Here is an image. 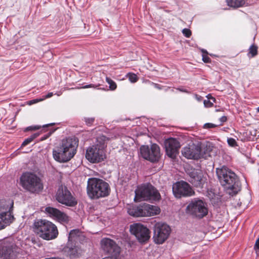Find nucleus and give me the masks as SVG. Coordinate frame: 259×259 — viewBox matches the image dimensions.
I'll use <instances>...</instances> for the list:
<instances>
[{"instance_id":"1","label":"nucleus","mask_w":259,"mask_h":259,"mask_svg":"<svg viewBox=\"0 0 259 259\" xmlns=\"http://www.w3.org/2000/svg\"><path fill=\"white\" fill-rule=\"evenodd\" d=\"M77 146V141L75 138L63 140L59 149L53 151L54 158L58 162L69 161L75 154Z\"/></svg>"},{"instance_id":"2","label":"nucleus","mask_w":259,"mask_h":259,"mask_svg":"<svg viewBox=\"0 0 259 259\" xmlns=\"http://www.w3.org/2000/svg\"><path fill=\"white\" fill-rule=\"evenodd\" d=\"M109 186L106 182L96 178L88 179L87 193L90 199H97L105 197L109 194Z\"/></svg>"},{"instance_id":"3","label":"nucleus","mask_w":259,"mask_h":259,"mask_svg":"<svg viewBox=\"0 0 259 259\" xmlns=\"http://www.w3.org/2000/svg\"><path fill=\"white\" fill-rule=\"evenodd\" d=\"M33 231L40 238L50 240L56 238L58 235L57 226L46 220H36L33 224Z\"/></svg>"},{"instance_id":"4","label":"nucleus","mask_w":259,"mask_h":259,"mask_svg":"<svg viewBox=\"0 0 259 259\" xmlns=\"http://www.w3.org/2000/svg\"><path fill=\"white\" fill-rule=\"evenodd\" d=\"M20 185L31 193H37L44 188L41 179L35 174L30 171L23 172L20 177Z\"/></svg>"},{"instance_id":"5","label":"nucleus","mask_w":259,"mask_h":259,"mask_svg":"<svg viewBox=\"0 0 259 259\" xmlns=\"http://www.w3.org/2000/svg\"><path fill=\"white\" fill-rule=\"evenodd\" d=\"M216 172L221 185L232 193L237 192V178L236 174L228 167L223 166L216 169Z\"/></svg>"},{"instance_id":"6","label":"nucleus","mask_w":259,"mask_h":259,"mask_svg":"<svg viewBox=\"0 0 259 259\" xmlns=\"http://www.w3.org/2000/svg\"><path fill=\"white\" fill-rule=\"evenodd\" d=\"M161 196L158 190L150 184L142 185L135 190V200L137 201H159Z\"/></svg>"},{"instance_id":"7","label":"nucleus","mask_w":259,"mask_h":259,"mask_svg":"<svg viewBox=\"0 0 259 259\" xmlns=\"http://www.w3.org/2000/svg\"><path fill=\"white\" fill-rule=\"evenodd\" d=\"M186 212L193 217L202 219L208 213L207 205L201 199H194L187 205Z\"/></svg>"},{"instance_id":"8","label":"nucleus","mask_w":259,"mask_h":259,"mask_svg":"<svg viewBox=\"0 0 259 259\" xmlns=\"http://www.w3.org/2000/svg\"><path fill=\"white\" fill-rule=\"evenodd\" d=\"M13 207V201L10 199L0 201V230L9 225L14 219L11 211Z\"/></svg>"},{"instance_id":"9","label":"nucleus","mask_w":259,"mask_h":259,"mask_svg":"<svg viewBox=\"0 0 259 259\" xmlns=\"http://www.w3.org/2000/svg\"><path fill=\"white\" fill-rule=\"evenodd\" d=\"M56 200L60 203L69 207L75 206L77 200L68 188L63 185L59 186L55 195Z\"/></svg>"},{"instance_id":"10","label":"nucleus","mask_w":259,"mask_h":259,"mask_svg":"<svg viewBox=\"0 0 259 259\" xmlns=\"http://www.w3.org/2000/svg\"><path fill=\"white\" fill-rule=\"evenodd\" d=\"M171 232L170 227L162 222L156 223L153 227L154 242L157 244L163 243L168 238Z\"/></svg>"},{"instance_id":"11","label":"nucleus","mask_w":259,"mask_h":259,"mask_svg":"<svg viewBox=\"0 0 259 259\" xmlns=\"http://www.w3.org/2000/svg\"><path fill=\"white\" fill-rule=\"evenodd\" d=\"M140 155L145 160L150 162H158L161 157L160 148L156 144H151L150 147L142 146L140 147Z\"/></svg>"},{"instance_id":"12","label":"nucleus","mask_w":259,"mask_h":259,"mask_svg":"<svg viewBox=\"0 0 259 259\" xmlns=\"http://www.w3.org/2000/svg\"><path fill=\"white\" fill-rule=\"evenodd\" d=\"M98 145L89 147L86 151L85 157L90 162H101L106 158V155L104 149L105 147L104 143L101 145L100 147Z\"/></svg>"},{"instance_id":"13","label":"nucleus","mask_w":259,"mask_h":259,"mask_svg":"<svg viewBox=\"0 0 259 259\" xmlns=\"http://www.w3.org/2000/svg\"><path fill=\"white\" fill-rule=\"evenodd\" d=\"M130 232L141 243L147 241L150 237V231L149 229L140 223L131 225L130 226Z\"/></svg>"},{"instance_id":"14","label":"nucleus","mask_w":259,"mask_h":259,"mask_svg":"<svg viewBox=\"0 0 259 259\" xmlns=\"http://www.w3.org/2000/svg\"><path fill=\"white\" fill-rule=\"evenodd\" d=\"M202 143L197 142L185 147L182 150V155L189 159L197 160L201 156Z\"/></svg>"},{"instance_id":"15","label":"nucleus","mask_w":259,"mask_h":259,"mask_svg":"<svg viewBox=\"0 0 259 259\" xmlns=\"http://www.w3.org/2000/svg\"><path fill=\"white\" fill-rule=\"evenodd\" d=\"M101 245L104 252L107 253L109 256L118 257L120 252V248L113 240L104 238L101 241Z\"/></svg>"},{"instance_id":"16","label":"nucleus","mask_w":259,"mask_h":259,"mask_svg":"<svg viewBox=\"0 0 259 259\" xmlns=\"http://www.w3.org/2000/svg\"><path fill=\"white\" fill-rule=\"evenodd\" d=\"M172 192L177 198L182 196H190L194 194L190 185L184 181L178 182L172 186Z\"/></svg>"},{"instance_id":"17","label":"nucleus","mask_w":259,"mask_h":259,"mask_svg":"<svg viewBox=\"0 0 259 259\" xmlns=\"http://www.w3.org/2000/svg\"><path fill=\"white\" fill-rule=\"evenodd\" d=\"M184 168L186 172L190 177L189 182L194 186L201 187V185L204 182L201 172L199 170L191 167L188 163H186V164L184 166Z\"/></svg>"},{"instance_id":"18","label":"nucleus","mask_w":259,"mask_h":259,"mask_svg":"<svg viewBox=\"0 0 259 259\" xmlns=\"http://www.w3.org/2000/svg\"><path fill=\"white\" fill-rule=\"evenodd\" d=\"M164 148L167 156L175 160L179 153L180 145L176 139L169 138L164 141Z\"/></svg>"},{"instance_id":"19","label":"nucleus","mask_w":259,"mask_h":259,"mask_svg":"<svg viewBox=\"0 0 259 259\" xmlns=\"http://www.w3.org/2000/svg\"><path fill=\"white\" fill-rule=\"evenodd\" d=\"M45 211L50 217L61 223H68L70 220L69 217L66 214L56 208L47 207L45 208Z\"/></svg>"},{"instance_id":"20","label":"nucleus","mask_w":259,"mask_h":259,"mask_svg":"<svg viewBox=\"0 0 259 259\" xmlns=\"http://www.w3.org/2000/svg\"><path fill=\"white\" fill-rule=\"evenodd\" d=\"M16 245L12 242H3L0 245V257L4 258L11 257L14 255Z\"/></svg>"},{"instance_id":"21","label":"nucleus","mask_w":259,"mask_h":259,"mask_svg":"<svg viewBox=\"0 0 259 259\" xmlns=\"http://www.w3.org/2000/svg\"><path fill=\"white\" fill-rule=\"evenodd\" d=\"M144 203L139 205H131L127 208L128 213L134 217H145Z\"/></svg>"},{"instance_id":"22","label":"nucleus","mask_w":259,"mask_h":259,"mask_svg":"<svg viewBox=\"0 0 259 259\" xmlns=\"http://www.w3.org/2000/svg\"><path fill=\"white\" fill-rule=\"evenodd\" d=\"M145 217H152L159 214L160 209L159 207L147 203H144Z\"/></svg>"},{"instance_id":"23","label":"nucleus","mask_w":259,"mask_h":259,"mask_svg":"<svg viewBox=\"0 0 259 259\" xmlns=\"http://www.w3.org/2000/svg\"><path fill=\"white\" fill-rule=\"evenodd\" d=\"M72 243H73L68 242L66 251L68 252L70 257H75L78 255L79 248L75 246L72 247Z\"/></svg>"},{"instance_id":"24","label":"nucleus","mask_w":259,"mask_h":259,"mask_svg":"<svg viewBox=\"0 0 259 259\" xmlns=\"http://www.w3.org/2000/svg\"><path fill=\"white\" fill-rule=\"evenodd\" d=\"M228 6L237 8L242 7L245 5L244 0H226Z\"/></svg>"},{"instance_id":"25","label":"nucleus","mask_w":259,"mask_h":259,"mask_svg":"<svg viewBox=\"0 0 259 259\" xmlns=\"http://www.w3.org/2000/svg\"><path fill=\"white\" fill-rule=\"evenodd\" d=\"M79 231L78 230H71L68 236V242L73 243L76 241L77 237L79 236Z\"/></svg>"},{"instance_id":"26","label":"nucleus","mask_w":259,"mask_h":259,"mask_svg":"<svg viewBox=\"0 0 259 259\" xmlns=\"http://www.w3.org/2000/svg\"><path fill=\"white\" fill-rule=\"evenodd\" d=\"M248 55H250L251 57H254L257 54V47L254 45H252L249 48Z\"/></svg>"},{"instance_id":"27","label":"nucleus","mask_w":259,"mask_h":259,"mask_svg":"<svg viewBox=\"0 0 259 259\" xmlns=\"http://www.w3.org/2000/svg\"><path fill=\"white\" fill-rule=\"evenodd\" d=\"M106 81L109 84V88L111 90L114 91L116 89L117 85L116 83L111 79L106 77Z\"/></svg>"},{"instance_id":"28","label":"nucleus","mask_w":259,"mask_h":259,"mask_svg":"<svg viewBox=\"0 0 259 259\" xmlns=\"http://www.w3.org/2000/svg\"><path fill=\"white\" fill-rule=\"evenodd\" d=\"M127 75H128L129 80L131 82L134 83V82H136L137 81L138 77H137V76L135 74L130 73L128 74Z\"/></svg>"},{"instance_id":"29","label":"nucleus","mask_w":259,"mask_h":259,"mask_svg":"<svg viewBox=\"0 0 259 259\" xmlns=\"http://www.w3.org/2000/svg\"><path fill=\"white\" fill-rule=\"evenodd\" d=\"M228 144L232 147H235L237 146V143L236 140L233 138H228L227 140Z\"/></svg>"},{"instance_id":"30","label":"nucleus","mask_w":259,"mask_h":259,"mask_svg":"<svg viewBox=\"0 0 259 259\" xmlns=\"http://www.w3.org/2000/svg\"><path fill=\"white\" fill-rule=\"evenodd\" d=\"M182 32L183 34L187 37H189L191 35V31L189 29L185 28L183 29Z\"/></svg>"},{"instance_id":"31","label":"nucleus","mask_w":259,"mask_h":259,"mask_svg":"<svg viewBox=\"0 0 259 259\" xmlns=\"http://www.w3.org/2000/svg\"><path fill=\"white\" fill-rule=\"evenodd\" d=\"M216 126H217V125L211 123H205L203 126L204 128H213Z\"/></svg>"},{"instance_id":"32","label":"nucleus","mask_w":259,"mask_h":259,"mask_svg":"<svg viewBox=\"0 0 259 259\" xmlns=\"http://www.w3.org/2000/svg\"><path fill=\"white\" fill-rule=\"evenodd\" d=\"M33 141V139L30 137L29 138L26 139L22 144L21 146H25L27 144H29Z\"/></svg>"},{"instance_id":"33","label":"nucleus","mask_w":259,"mask_h":259,"mask_svg":"<svg viewBox=\"0 0 259 259\" xmlns=\"http://www.w3.org/2000/svg\"><path fill=\"white\" fill-rule=\"evenodd\" d=\"M85 121L87 124L90 125V124H92L93 122L94 121V118H85Z\"/></svg>"},{"instance_id":"34","label":"nucleus","mask_w":259,"mask_h":259,"mask_svg":"<svg viewBox=\"0 0 259 259\" xmlns=\"http://www.w3.org/2000/svg\"><path fill=\"white\" fill-rule=\"evenodd\" d=\"M204 105L206 107H209L212 106L213 103L209 100H204Z\"/></svg>"},{"instance_id":"35","label":"nucleus","mask_w":259,"mask_h":259,"mask_svg":"<svg viewBox=\"0 0 259 259\" xmlns=\"http://www.w3.org/2000/svg\"><path fill=\"white\" fill-rule=\"evenodd\" d=\"M202 60L205 63H209L210 61V59L206 55H203L202 56Z\"/></svg>"},{"instance_id":"36","label":"nucleus","mask_w":259,"mask_h":259,"mask_svg":"<svg viewBox=\"0 0 259 259\" xmlns=\"http://www.w3.org/2000/svg\"><path fill=\"white\" fill-rule=\"evenodd\" d=\"M40 126H31L27 128L28 130H36L39 129Z\"/></svg>"},{"instance_id":"37","label":"nucleus","mask_w":259,"mask_h":259,"mask_svg":"<svg viewBox=\"0 0 259 259\" xmlns=\"http://www.w3.org/2000/svg\"><path fill=\"white\" fill-rule=\"evenodd\" d=\"M36 103H37V101L36 99H34V100H32L29 101L28 102V104L29 105H31L32 104H35Z\"/></svg>"},{"instance_id":"38","label":"nucleus","mask_w":259,"mask_h":259,"mask_svg":"<svg viewBox=\"0 0 259 259\" xmlns=\"http://www.w3.org/2000/svg\"><path fill=\"white\" fill-rule=\"evenodd\" d=\"M254 248L259 249V237L257 238V239L255 241Z\"/></svg>"},{"instance_id":"39","label":"nucleus","mask_w":259,"mask_h":259,"mask_svg":"<svg viewBox=\"0 0 259 259\" xmlns=\"http://www.w3.org/2000/svg\"><path fill=\"white\" fill-rule=\"evenodd\" d=\"M39 135V134L38 133H35L33 135H31L30 137L33 139V140L37 138Z\"/></svg>"},{"instance_id":"40","label":"nucleus","mask_w":259,"mask_h":259,"mask_svg":"<svg viewBox=\"0 0 259 259\" xmlns=\"http://www.w3.org/2000/svg\"><path fill=\"white\" fill-rule=\"evenodd\" d=\"M53 93H48L46 96H45L44 97L45 99H47V98H51L53 96Z\"/></svg>"},{"instance_id":"41","label":"nucleus","mask_w":259,"mask_h":259,"mask_svg":"<svg viewBox=\"0 0 259 259\" xmlns=\"http://www.w3.org/2000/svg\"><path fill=\"white\" fill-rule=\"evenodd\" d=\"M220 119L221 122H224L226 121L227 117L226 116H222V117L220 118Z\"/></svg>"},{"instance_id":"42","label":"nucleus","mask_w":259,"mask_h":259,"mask_svg":"<svg viewBox=\"0 0 259 259\" xmlns=\"http://www.w3.org/2000/svg\"><path fill=\"white\" fill-rule=\"evenodd\" d=\"M94 87V85L93 84H89V85H85L83 87V88L84 89H86V88H92Z\"/></svg>"},{"instance_id":"43","label":"nucleus","mask_w":259,"mask_h":259,"mask_svg":"<svg viewBox=\"0 0 259 259\" xmlns=\"http://www.w3.org/2000/svg\"><path fill=\"white\" fill-rule=\"evenodd\" d=\"M103 259H118V257H114V256H107L103 258Z\"/></svg>"},{"instance_id":"44","label":"nucleus","mask_w":259,"mask_h":259,"mask_svg":"<svg viewBox=\"0 0 259 259\" xmlns=\"http://www.w3.org/2000/svg\"><path fill=\"white\" fill-rule=\"evenodd\" d=\"M206 147H208V150L209 151L211 150L212 146H211V144L210 143H207L206 145Z\"/></svg>"},{"instance_id":"45","label":"nucleus","mask_w":259,"mask_h":259,"mask_svg":"<svg viewBox=\"0 0 259 259\" xmlns=\"http://www.w3.org/2000/svg\"><path fill=\"white\" fill-rule=\"evenodd\" d=\"M45 99V98H40V99H36V100L37 101V103L39 102H40V101H42L43 100H44Z\"/></svg>"},{"instance_id":"46","label":"nucleus","mask_w":259,"mask_h":259,"mask_svg":"<svg viewBox=\"0 0 259 259\" xmlns=\"http://www.w3.org/2000/svg\"><path fill=\"white\" fill-rule=\"evenodd\" d=\"M100 139H101L102 140H103V141H105V140L106 139V137H105V136H102V137H100Z\"/></svg>"},{"instance_id":"47","label":"nucleus","mask_w":259,"mask_h":259,"mask_svg":"<svg viewBox=\"0 0 259 259\" xmlns=\"http://www.w3.org/2000/svg\"><path fill=\"white\" fill-rule=\"evenodd\" d=\"M45 259H61V258H58V257H51V258H45Z\"/></svg>"},{"instance_id":"48","label":"nucleus","mask_w":259,"mask_h":259,"mask_svg":"<svg viewBox=\"0 0 259 259\" xmlns=\"http://www.w3.org/2000/svg\"><path fill=\"white\" fill-rule=\"evenodd\" d=\"M211 97H212L210 95H208L207 97L208 99H211Z\"/></svg>"},{"instance_id":"49","label":"nucleus","mask_w":259,"mask_h":259,"mask_svg":"<svg viewBox=\"0 0 259 259\" xmlns=\"http://www.w3.org/2000/svg\"><path fill=\"white\" fill-rule=\"evenodd\" d=\"M211 100L213 101V102H214L215 101V98L212 97H211Z\"/></svg>"},{"instance_id":"50","label":"nucleus","mask_w":259,"mask_h":259,"mask_svg":"<svg viewBox=\"0 0 259 259\" xmlns=\"http://www.w3.org/2000/svg\"><path fill=\"white\" fill-rule=\"evenodd\" d=\"M58 96H60L61 94V93L60 92H58V93L56 94Z\"/></svg>"},{"instance_id":"51","label":"nucleus","mask_w":259,"mask_h":259,"mask_svg":"<svg viewBox=\"0 0 259 259\" xmlns=\"http://www.w3.org/2000/svg\"><path fill=\"white\" fill-rule=\"evenodd\" d=\"M256 110L259 113V107L256 108Z\"/></svg>"},{"instance_id":"52","label":"nucleus","mask_w":259,"mask_h":259,"mask_svg":"<svg viewBox=\"0 0 259 259\" xmlns=\"http://www.w3.org/2000/svg\"><path fill=\"white\" fill-rule=\"evenodd\" d=\"M202 52L203 53H207L206 51H204V50H202Z\"/></svg>"},{"instance_id":"53","label":"nucleus","mask_w":259,"mask_h":259,"mask_svg":"<svg viewBox=\"0 0 259 259\" xmlns=\"http://www.w3.org/2000/svg\"><path fill=\"white\" fill-rule=\"evenodd\" d=\"M48 125H44L43 126H47Z\"/></svg>"}]
</instances>
